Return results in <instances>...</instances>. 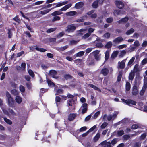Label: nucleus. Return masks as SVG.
Here are the masks:
<instances>
[{"label": "nucleus", "instance_id": "51", "mask_svg": "<svg viewBox=\"0 0 147 147\" xmlns=\"http://www.w3.org/2000/svg\"><path fill=\"white\" fill-rule=\"evenodd\" d=\"M79 41L78 40L76 41L75 40H72L70 42V44L71 45H75Z\"/></svg>", "mask_w": 147, "mask_h": 147}, {"label": "nucleus", "instance_id": "11", "mask_svg": "<svg viewBox=\"0 0 147 147\" xmlns=\"http://www.w3.org/2000/svg\"><path fill=\"white\" fill-rule=\"evenodd\" d=\"M50 75L53 78H57L58 76H57V72L56 71L54 70H51L50 71Z\"/></svg>", "mask_w": 147, "mask_h": 147}, {"label": "nucleus", "instance_id": "20", "mask_svg": "<svg viewBox=\"0 0 147 147\" xmlns=\"http://www.w3.org/2000/svg\"><path fill=\"white\" fill-rule=\"evenodd\" d=\"M135 76V73L133 70H131L129 76V80H133Z\"/></svg>", "mask_w": 147, "mask_h": 147}, {"label": "nucleus", "instance_id": "47", "mask_svg": "<svg viewBox=\"0 0 147 147\" xmlns=\"http://www.w3.org/2000/svg\"><path fill=\"white\" fill-rule=\"evenodd\" d=\"M108 125V123L106 122H104L101 125V128L102 129L105 128Z\"/></svg>", "mask_w": 147, "mask_h": 147}, {"label": "nucleus", "instance_id": "7", "mask_svg": "<svg viewBox=\"0 0 147 147\" xmlns=\"http://www.w3.org/2000/svg\"><path fill=\"white\" fill-rule=\"evenodd\" d=\"M124 40L123 38L121 36L118 37L113 40V42L115 44H119Z\"/></svg>", "mask_w": 147, "mask_h": 147}, {"label": "nucleus", "instance_id": "12", "mask_svg": "<svg viewBox=\"0 0 147 147\" xmlns=\"http://www.w3.org/2000/svg\"><path fill=\"white\" fill-rule=\"evenodd\" d=\"M100 73L104 76H106L109 73V70L107 68H103L101 71Z\"/></svg>", "mask_w": 147, "mask_h": 147}, {"label": "nucleus", "instance_id": "15", "mask_svg": "<svg viewBox=\"0 0 147 147\" xmlns=\"http://www.w3.org/2000/svg\"><path fill=\"white\" fill-rule=\"evenodd\" d=\"M72 5L71 3H69L67 4L63 7L60 9V11H65L68 9Z\"/></svg>", "mask_w": 147, "mask_h": 147}, {"label": "nucleus", "instance_id": "63", "mask_svg": "<svg viewBox=\"0 0 147 147\" xmlns=\"http://www.w3.org/2000/svg\"><path fill=\"white\" fill-rule=\"evenodd\" d=\"M147 63V58H145L143 59L141 62L142 65H144Z\"/></svg>", "mask_w": 147, "mask_h": 147}, {"label": "nucleus", "instance_id": "21", "mask_svg": "<svg viewBox=\"0 0 147 147\" xmlns=\"http://www.w3.org/2000/svg\"><path fill=\"white\" fill-rule=\"evenodd\" d=\"M76 115L75 114H70L68 116V119L70 121L73 120L76 117Z\"/></svg>", "mask_w": 147, "mask_h": 147}, {"label": "nucleus", "instance_id": "34", "mask_svg": "<svg viewBox=\"0 0 147 147\" xmlns=\"http://www.w3.org/2000/svg\"><path fill=\"white\" fill-rule=\"evenodd\" d=\"M117 133L118 136H121L124 134V131L123 130H118Z\"/></svg>", "mask_w": 147, "mask_h": 147}, {"label": "nucleus", "instance_id": "52", "mask_svg": "<svg viewBox=\"0 0 147 147\" xmlns=\"http://www.w3.org/2000/svg\"><path fill=\"white\" fill-rule=\"evenodd\" d=\"M126 45L125 44H123L119 45L117 47V48L119 49H121L124 48H125Z\"/></svg>", "mask_w": 147, "mask_h": 147}, {"label": "nucleus", "instance_id": "4", "mask_svg": "<svg viewBox=\"0 0 147 147\" xmlns=\"http://www.w3.org/2000/svg\"><path fill=\"white\" fill-rule=\"evenodd\" d=\"M139 93L138 87L136 85L134 86L132 89V93L133 95L134 96L137 95Z\"/></svg>", "mask_w": 147, "mask_h": 147}, {"label": "nucleus", "instance_id": "64", "mask_svg": "<svg viewBox=\"0 0 147 147\" xmlns=\"http://www.w3.org/2000/svg\"><path fill=\"white\" fill-rule=\"evenodd\" d=\"M113 20V18H109L106 20L107 22L109 23L111 22Z\"/></svg>", "mask_w": 147, "mask_h": 147}, {"label": "nucleus", "instance_id": "18", "mask_svg": "<svg viewBox=\"0 0 147 147\" xmlns=\"http://www.w3.org/2000/svg\"><path fill=\"white\" fill-rule=\"evenodd\" d=\"M15 100L16 102L18 104H20L22 101V98L18 96H16Z\"/></svg>", "mask_w": 147, "mask_h": 147}, {"label": "nucleus", "instance_id": "25", "mask_svg": "<svg viewBox=\"0 0 147 147\" xmlns=\"http://www.w3.org/2000/svg\"><path fill=\"white\" fill-rule=\"evenodd\" d=\"M55 91H56V93H55V95H60V94H62L63 93V90L61 89H57L56 88L55 89Z\"/></svg>", "mask_w": 147, "mask_h": 147}, {"label": "nucleus", "instance_id": "26", "mask_svg": "<svg viewBox=\"0 0 147 147\" xmlns=\"http://www.w3.org/2000/svg\"><path fill=\"white\" fill-rule=\"evenodd\" d=\"M119 53V51H114L112 53L111 56V58L112 59H114L115 57H116L118 54Z\"/></svg>", "mask_w": 147, "mask_h": 147}, {"label": "nucleus", "instance_id": "45", "mask_svg": "<svg viewBox=\"0 0 147 147\" xmlns=\"http://www.w3.org/2000/svg\"><path fill=\"white\" fill-rule=\"evenodd\" d=\"M100 112L99 111H98L96 112L94 115L93 117L94 119H96L98 116L100 114Z\"/></svg>", "mask_w": 147, "mask_h": 147}, {"label": "nucleus", "instance_id": "53", "mask_svg": "<svg viewBox=\"0 0 147 147\" xmlns=\"http://www.w3.org/2000/svg\"><path fill=\"white\" fill-rule=\"evenodd\" d=\"M134 45L135 47H138L140 45L139 42L138 40H136L134 43Z\"/></svg>", "mask_w": 147, "mask_h": 147}, {"label": "nucleus", "instance_id": "13", "mask_svg": "<svg viewBox=\"0 0 147 147\" xmlns=\"http://www.w3.org/2000/svg\"><path fill=\"white\" fill-rule=\"evenodd\" d=\"M68 3L67 1H66L62 2H59L56 3V5L55 7L53 8L52 9L61 6L66 4Z\"/></svg>", "mask_w": 147, "mask_h": 147}, {"label": "nucleus", "instance_id": "24", "mask_svg": "<svg viewBox=\"0 0 147 147\" xmlns=\"http://www.w3.org/2000/svg\"><path fill=\"white\" fill-rule=\"evenodd\" d=\"M77 13L75 11H71L66 13V15L67 16H71L76 15Z\"/></svg>", "mask_w": 147, "mask_h": 147}, {"label": "nucleus", "instance_id": "36", "mask_svg": "<svg viewBox=\"0 0 147 147\" xmlns=\"http://www.w3.org/2000/svg\"><path fill=\"white\" fill-rule=\"evenodd\" d=\"M132 70L135 73L137 72L139 70L138 65L137 64H136L134 67L133 70Z\"/></svg>", "mask_w": 147, "mask_h": 147}, {"label": "nucleus", "instance_id": "6", "mask_svg": "<svg viewBox=\"0 0 147 147\" xmlns=\"http://www.w3.org/2000/svg\"><path fill=\"white\" fill-rule=\"evenodd\" d=\"M121 100L123 102L127 105L132 104L134 105L136 104V102L131 100H127L124 99H122Z\"/></svg>", "mask_w": 147, "mask_h": 147}, {"label": "nucleus", "instance_id": "37", "mask_svg": "<svg viewBox=\"0 0 147 147\" xmlns=\"http://www.w3.org/2000/svg\"><path fill=\"white\" fill-rule=\"evenodd\" d=\"M98 1H96L92 4V6L94 8H96L98 7Z\"/></svg>", "mask_w": 147, "mask_h": 147}, {"label": "nucleus", "instance_id": "62", "mask_svg": "<svg viewBox=\"0 0 147 147\" xmlns=\"http://www.w3.org/2000/svg\"><path fill=\"white\" fill-rule=\"evenodd\" d=\"M84 20L83 17H81L80 19H78L76 22H83Z\"/></svg>", "mask_w": 147, "mask_h": 147}, {"label": "nucleus", "instance_id": "10", "mask_svg": "<svg viewBox=\"0 0 147 147\" xmlns=\"http://www.w3.org/2000/svg\"><path fill=\"white\" fill-rule=\"evenodd\" d=\"M100 144L103 146V147H111V143L110 142H107L104 141L102 142Z\"/></svg>", "mask_w": 147, "mask_h": 147}, {"label": "nucleus", "instance_id": "14", "mask_svg": "<svg viewBox=\"0 0 147 147\" xmlns=\"http://www.w3.org/2000/svg\"><path fill=\"white\" fill-rule=\"evenodd\" d=\"M147 79V78L146 79V78H145V80H144V86L142 88V90H141V91H140V94L141 95H143L144 94V93L145 91V90H146V85H147V83H146V82H145V80H146Z\"/></svg>", "mask_w": 147, "mask_h": 147}, {"label": "nucleus", "instance_id": "57", "mask_svg": "<svg viewBox=\"0 0 147 147\" xmlns=\"http://www.w3.org/2000/svg\"><path fill=\"white\" fill-rule=\"evenodd\" d=\"M117 139L115 138L112 140L111 143L112 144V145H114L117 143Z\"/></svg>", "mask_w": 147, "mask_h": 147}, {"label": "nucleus", "instance_id": "23", "mask_svg": "<svg viewBox=\"0 0 147 147\" xmlns=\"http://www.w3.org/2000/svg\"><path fill=\"white\" fill-rule=\"evenodd\" d=\"M63 12H61V11H60V9L59 11H57L53 12L51 15L53 16H54L60 15Z\"/></svg>", "mask_w": 147, "mask_h": 147}, {"label": "nucleus", "instance_id": "43", "mask_svg": "<svg viewBox=\"0 0 147 147\" xmlns=\"http://www.w3.org/2000/svg\"><path fill=\"white\" fill-rule=\"evenodd\" d=\"M110 34L109 33L107 32L105 33L103 35V37L105 38L108 39L109 38Z\"/></svg>", "mask_w": 147, "mask_h": 147}, {"label": "nucleus", "instance_id": "44", "mask_svg": "<svg viewBox=\"0 0 147 147\" xmlns=\"http://www.w3.org/2000/svg\"><path fill=\"white\" fill-rule=\"evenodd\" d=\"M8 38H11L12 36V33L11 30L10 29H8Z\"/></svg>", "mask_w": 147, "mask_h": 147}, {"label": "nucleus", "instance_id": "58", "mask_svg": "<svg viewBox=\"0 0 147 147\" xmlns=\"http://www.w3.org/2000/svg\"><path fill=\"white\" fill-rule=\"evenodd\" d=\"M19 87L20 90L21 92H24L25 91V88L22 85H20Z\"/></svg>", "mask_w": 147, "mask_h": 147}, {"label": "nucleus", "instance_id": "49", "mask_svg": "<svg viewBox=\"0 0 147 147\" xmlns=\"http://www.w3.org/2000/svg\"><path fill=\"white\" fill-rule=\"evenodd\" d=\"M109 57V51H107L105 52V59L107 60Z\"/></svg>", "mask_w": 147, "mask_h": 147}, {"label": "nucleus", "instance_id": "61", "mask_svg": "<svg viewBox=\"0 0 147 147\" xmlns=\"http://www.w3.org/2000/svg\"><path fill=\"white\" fill-rule=\"evenodd\" d=\"M47 82L49 86H54V83L51 82L49 80H47Z\"/></svg>", "mask_w": 147, "mask_h": 147}, {"label": "nucleus", "instance_id": "40", "mask_svg": "<svg viewBox=\"0 0 147 147\" xmlns=\"http://www.w3.org/2000/svg\"><path fill=\"white\" fill-rule=\"evenodd\" d=\"M68 103L69 105L72 106L75 103V101L72 99L69 100L68 101Z\"/></svg>", "mask_w": 147, "mask_h": 147}, {"label": "nucleus", "instance_id": "2", "mask_svg": "<svg viewBox=\"0 0 147 147\" xmlns=\"http://www.w3.org/2000/svg\"><path fill=\"white\" fill-rule=\"evenodd\" d=\"M76 29V27L74 24L68 25L67 27V28L65 30L66 32L68 33L73 32Z\"/></svg>", "mask_w": 147, "mask_h": 147}, {"label": "nucleus", "instance_id": "48", "mask_svg": "<svg viewBox=\"0 0 147 147\" xmlns=\"http://www.w3.org/2000/svg\"><path fill=\"white\" fill-rule=\"evenodd\" d=\"M4 121L6 122L7 123L10 125H11L12 124L11 121L9 119H7L6 118H4Z\"/></svg>", "mask_w": 147, "mask_h": 147}, {"label": "nucleus", "instance_id": "9", "mask_svg": "<svg viewBox=\"0 0 147 147\" xmlns=\"http://www.w3.org/2000/svg\"><path fill=\"white\" fill-rule=\"evenodd\" d=\"M88 105L87 103H84L81 106V108H82V112L83 114L85 113L87 110Z\"/></svg>", "mask_w": 147, "mask_h": 147}, {"label": "nucleus", "instance_id": "16", "mask_svg": "<svg viewBox=\"0 0 147 147\" xmlns=\"http://www.w3.org/2000/svg\"><path fill=\"white\" fill-rule=\"evenodd\" d=\"M84 4L83 3L80 2L76 4L74 7L77 9H78L81 8L83 6Z\"/></svg>", "mask_w": 147, "mask_h": 147}, {"label": "nucleus", "instance_id": "5", "mask_svg": "<svg viewBox=\"0 0 147 147\" xmlns=\"http://www.w3.org/2000/svg\"><path fill=\"white\" fill-rule=\"evenodd\" d=\"M126 61V59L122 60L121 62H119L118 63V67L121 69L124 68L125 66V63Z\"/></svg>", "mask_w": 147, "mask_h": 147}, {"label": "nucleus", "instance_id": "35", "mask_svg": "<svg viewBox=\"0 0 147 147\" xmlns=\"http://www.w3.org/2000/svg\"><path fill=\"white\" fill-rule=\"evenodd\" d=\"M35 49L37 51H38L41 52H45L46 51V50L42 48H40L37 47H36Z\"/></svg>", "mask_w": 147, "mask_h": 147}, {"label": "nucleus", "instance_id": "32", "mask_svg": "<svg viewBox=\"0 0 147 147\" xmlns=\"http://www.w3.org/2000/svg\"><path fill=\"white\" fill-rule=\"evenodd\" d=\"M134 31V29L131 28L130 29L128 30L126 32V34L127 35H129L132 33H133Z\"/></svg>", "mask_w": 147, "mask_h": 147}, {"label": "nucleus", "instance_id": "29", "mask_svg": "<svg viewBox=\"0 0 147 147\" xmlns=\"http://www.w3.org/2000/svg\"><path fill=\"white\" fill-rule=\"evenodd\" d=\"M127 18L125 17L119 20L118 22L119 23L125 22L128 21Z\"/></svg>", "mask_w": 147, "mask_h": 147}, {"label": "nucleus", "instance_id": "39", "mask_svg": "<svg viewBox=\"0 0 147 147\" xmlns=\"http://www.w3.org/2000/svg\"><path fill=\"white\" fill-rule=\"evenodd\" d=\"M84 53V52L83 51H81L76 54V57H80L82 56Z\"/></svg>", "mask_w": 147, "mask_h": 147}, {"label": "nucleus", "instance_id": "50", "mask_svg": "<svg viewBox=\"0 0 147 147\" xmlns=\"http://www.w3.org/2000/svg\"><path fill=\"white\" fill-rule=\"evenodd\" d=\"M118 113L119 112L118 111H115L114 112L113 115L112 116L113 119H114L116 117Z\"/></svg>", "mask_w": 147, "mask_h": 147}, {"label": "nucleus", "instance_id": "38", "mask_svg": "<svg viewBox=\"0 0 147 147\" xmlns=\"http://www.w3.org/2000/svg\"><path fill=\"white\" fill-rule=\"evenodd\" d=\"M11 93L14 95H17L19 94V92L16 89H13L11 91Z\"/></svg>", "mask_w": 147, "mask_h": 147}, {"label": "nucleus", "instance_id": "55", "mask_svg": "<svg viewBox=\"0 0 147 147\" xmlns=\"http://www.w3.org/2000/svg\"><path fill=\"white\" fill-rule=\"evenodd\" d=\"M139 127V126L136 124L133 125L131 127V128L132 129H136Z\"/></svg>", "mask_w": 147, "mask_h": 147}, {"label": "nucleus", "instance_id": "60", "mask_svg": "<svg viewBox=\"0 0 147 147\" xmlns=\"http://www.w3.org/2000/svg\"><path fill=\"white\" fill-rule=\"evenodd\" d=\"M107 119L109 121L111 120H114L113 119V118L112 117V116L110 115H109L107 116Z\"/></svg>", "mask_w": 147, "mask_h": 147}, {"label": "nucleus", "instance_id": "19", "mask_svg": "<svg viewBox=\"0 0 147 147\" xmlns=\"http://www.w3.org/2000/svg\"><path fill=\"white\" fill-rule=\"evenodd\" d=\"M47 9L45 10L41 11L39 12V14H41L42 15H45L48 13L52 9Z\"/></svg>", "mask_w": 147, "mask_h": 147}, {"label": "nucleus", "instance_id": "17", "mask_svg": "<svg viewBox=\"0 0 147 147\" xmlns=\"http://www.w3.org/2000/svg\"><path fill=\"white\" fill-rule=\"evenodd\" d=\"M135 57H132L128 62L127 64V66L128 67H131L133 65V63L135 60Z\"/></svg>", "mask_w": 147, "mask_h": 147}, {"label": "nucleus", "instance_id": "54", "mask_svg": "<svg viewBox=\"0 0 147 147\" xmlns=\"http://www.w3.org/2000/svg\"><path fill=\"white\" fill-rule=\"evenodd\" d=\"M55 3H54L53 4H49L47 5L46 6L44 7L43 8V9H46L47 8H49L51 7L52 5H55Z\"/></svg>", "mask_w": 147, "mask_h": 147}, {"label": "nucleus", "instance_id": "42", "mask_svg": "<svg viewBox=\"0 0 147 147\" xmlns=\"http://www.w3.org/2000/svg\"><path fill=\"white\" fill-rule=\"evenodd\" d=\"M91 35V34L90 33H87L86 34L82 36V38L85 39L88 38Z\"/></svg>", "mask_w": 147, "mask_h": 147}, {"label": "nucleus", "instance_id": "8", "mask_svg": "<svg viewBox=\"0 0 147 147\" xmlns=\"http://www.w3.org/2000/svg\"><path fill=\"white\" fill-rule=\"evenodd\" d=\"M115 4L117 7L119 9L122 8L124 6L123 3L120 1H116Z\"/></svg>", "mask_w": 147, "mask_h": 147}, {"label": "nucleus", "instance_id": "56", "mask_svg": "<svg viewBox=\"0 0 147 147\" xmlns=\"http://www.w3.org/2000/svg\"><path fill=\"white\" fill-rule=\"evenodd\" d=\"M29 74L30 76H31L32 77H34V75L33 71L31 70H29L28 71Z\"/></svg>", "mask_w": 147, "mask_h": 147}, {"label": "nucleus", "instance_id": "1", "mask_svg": "<svg viewBox=\"0 0 147 147\" xmlns=\"http://www.w3.org/2000/svg\"><path fill=\"white\" fill-rule=\"evenodd\" d=\"M6 95L7 98L8 105L10 107H13L15 103L13 98L11 97L10 93L7 91L6 92Z\"/></svg>", "mask_w": 147, "mask_h": 147}, {"label": "nucleus", "instance_id": "31", "mask_svg": "<svg viewBox=\"0 0 147 147\" xmlns=\"http://www.w3.org/2000/svg\"><path fill=\"white\" fill-rule=\"evenodd\" d=\"M122 75V71H120L119 72L118 76L117 78V81L119 82L121 80Z\"/></svg>", "mask_w": 147, "mask_h": 147}, {"label": "nucleus", "instance_id": "46", "mask_svg": "<svg viewBox=\"0 0 147 147\" xmlns=\"http://www.w3.org/2000/svg\"><path fill=\"white\" fill-rule=\"evenodd\" d=\"M44 2V1H37L35 2L34 4V5H40L42 4Z\"/></svg>", "mask_w": 147, "mask_h": 147}, {"label": "nucleus", "instance_id": "3", "mask_svg": "<svg viewBox=\"0 0 147 147\" xmlns=\"http://www.w3.org/2000/svg\"><path fill=\"white\" fill-rule=\"evenodd\" d=\"M100 51L96 50L93 52V53L95 59L97 61H98L100 59V54L99 53Z\"/></svg>", "mask_w": 147, "mask_h": 147}, {"label": "nucleus", "instance_id": "27", "mask_svg": "<svg viewBox=\"0 0 147 147\" xmlns=\"http://www.w3.org/2000/svg\"><path fill=\"white\" fill-rule=\"evenodd\" d=\"M131 87V85L130 83L129 82H126V85H125V88L127 91H129Z\"/></svg>", "mask_w": 147, "mask_h": 147}, {"label": "nucleus", "instance_id": "41", "mask_svg": "<svg viewBox=\"0 0 147 147\" xmlns=\"http://www.w3.org/2000/svg\"><path fill=\"white\" fill-rule=\"evenodd\" d=\"M112 45V43L110 41L108 42L105 45V47L107 48H111Z\"/></svg>", "mask_w": 147, "mask_h": 147}, {"label": "nucleus", "instance_id": "33", "mask_svg": "<svg viewBox=\"0 0 147 147\" xmlns=\"http://www.w3.org/2000/svg\"><path fill=\"white\" fill-rule=\"evenodd\" d=\"M57 28H53L49 29L46 31V32L48 33H51L55 30Z\"/></svg>", "mask_w": 147, "mask_h": 147}, {"label": "nucleus", "instance_id": "22", "mask_svg": "<svg viewBox=\"0 0 147 147\" xmlns=\"http://www.w3.org/2000/svg\"><path fill=\"white\" fill-rule=\"evenodd\" d=\"M88 86L91 88H93L94 90L98 91L99 92H100L101 91L100 90L99 88L93 84H89L88 85Z\"/></svg>", "mask_w": 147, "mask_h": 147}, {"label": "nucleus", "instance_id": "28", "mask_svg": "<svg viewBox=\"0 0 147 147\" xmlns=\"http://www.w3.org/2000/svg\"><path fill=\"white\" fill-rule=\"evenodd\" d=\"M100 134L99 133H98L94 137L93 140L94 142L97 141L99 139Z\"/></svg>", "mask_w": 147, "mask_h": 147}, {"label": "nucleus", "instance_id": "59", "mask_svg": "<svg viewBox=\"0 0 147 147\" xmlns=\"http://www.w3.org/2000/svg\"><path fill=\"white\" fill-rule=\"evenodd\" d=\"M65 33L64 32H62L59 33L57 35L58 37H60L63 36L64 34Z\"/></svg>", "mask_w": 147, "mask_h": 147}, {"label": "nucleus", "instance_id": "30", "mask_svg": "<svg viewBox=\"0 0 147 147\" xmlns=\"http://www.w3.org/2000/svg\"><path fill=\"white\" fill-rule=\"evenodd\" d=\"M52 20L53 22L57 21L60 20L61 18L59 16H54Z\"/></svg>", "mask_w": 147, "mask_h": 147}]
</instances>
